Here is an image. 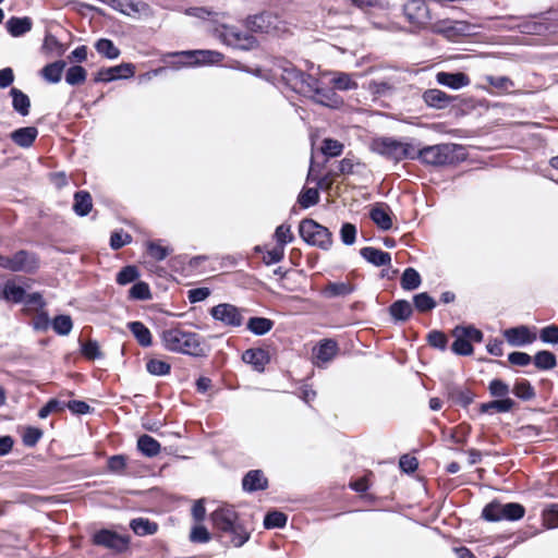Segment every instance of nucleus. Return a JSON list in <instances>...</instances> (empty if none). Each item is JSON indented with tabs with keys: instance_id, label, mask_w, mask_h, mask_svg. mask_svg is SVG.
I'll use <instances>...</instances> for the list:
<instances>
[{
	"instance_id": "nucleus-1",
	"label": "nucleus",
	"mask_w": 558,
	"mask_h": 558,
	"mask_svg": "<svg viewBox=\"0 0 558 558\" xmlns=\"http://www.w3.org/2000/svg\"><path fill=\"white\" fill-rule=\"evenodd\" d=\"M274 71L287 87L300 95H312L316 88L317 78L299 70L290 61L279 60Z\"/></svg>"
},
{
	"instance_id": "nucleus-2",
	"label": "nucleus",
	"mask_w": 558,
	"mask_h": 558,
	"mask_svg": "<svg viewBox=\"0 0 558 558\" xmlns=\"http://www.w3.org/2000/svg\"><path fill=\"white\" fill-rule=\"evenodd\" d=\"M162 342L167 350L190 354L194 356L204 355V347L201 337L195 332L185 331L180 328H171L162 332Z\"/></svg>"
},
{
	"instance_id": "nucleus-3",
	"label": "nucleus",
	"mask_w": 558,
	"mask_h": 558,
	"mask_svg": "<svg viewBox=\"0 0 558 558\" xmlns=\"http://www.w3.org/2000/svg\"><path fill=\"white\" fill-rule=\"evenodd\" d=\"M211 519L217 529L232 534L230 542L233 546L240 547L247 541L248 535L236 524L238 514L233 508L217 509L211 513Z\"/></svg>"
},
{
	"instance_id": "nucleus-4",
	"label": "nucleus",
	"mask_w": 558,
	"mask_h": 558,
	"mask_svg": "<svg viewBox=\"0 0 558 558\" xmlns=\"http://www.w3.org/2000/svg\"><path fill=\"white\" fill-rule=\"evenodd\" d=\"M524 514L525 509L522 505L518 502L501 504L497 500L487 504L482 511V518L488 522L517 521Z\"/></svg>"
},
{
	"instance_id": "nucleus-5",
	"label": "nucleus",
	"mask_w": 558,
	"mask_h": 558,
	"mask_svg": "<svg viewBox=\"0 0 558 558\" xmlns=\"http://www.w3.org/2000/svg\"><path fill=\"white\" fill-rule=\"evenodd\" d=\"M372 150L386 158L399 161L405 158H413L414 147L411 144L395 140L392 137H378L372 142Z\"/></svg>"
},
{
	"instance_id": "nucleus-6",
	"label": "nucleus",
	"mask_w": 558,
	"mask_h": 558,
	"mask_svg": "<svg viewBox=\"0 0 558 558\" xmlns=\"http://www.w3.org/2000/svg\"><path fill=\"white\" fill-rule=\"evenodd\" d=\"M299 232L306 243L323 250H328L332 244L331 232L312 219L302 220Z\"/></svg>"
},
{
	"instance_id": "nucleus-7",
	"label": "nucleus",
	"mask_w": 558,
	"mask_h": 558,
	"mask_svg": "<svg viewBox=\"0 0 558 558\" xmlns=\"http://www.w3.org/2000/svg\"><path fill=\"white\" fill-rule=\"evenodd\" d=\"M214 34L223 44L235 49L251 50L257 45V40L253 35L242 32L234 26L220 25L215 28Z\"/></svg>"
},
{
	"instance_id": "nucleus-8",
	"label": "nucleus",
	"mask_w": 558,
	"mask_h": 558,
	"mask_svg": "<svg viewBox=\"0 0 558 558\" xmlns=\"http://www.w3.org/2000/svg\"><path fill=\"white\" fill-rule=\"evenodd\" d=\"M421 28L430 29L433 33L441 34L449 40H457L460 36L469 35V25L465 22L442 20L436 23L421 21Z\"/></svg>"
},
{
	"instance_id": "nucleus-9",
	"label": "nucleus",
	"mask_w": 558,
	"mask_h": 558,
	"mask_svg": "<svg viewBox=\"0 0 558 558\" xmlns=\"http://www.w3.org/2000/svg\"><path fill=\"white\" fill-rule=\"evenodd\" d=\"M93 542L116 553H123L129 548L130 537L102 529L94 534Z\"/></svg>"
},
{
	"instance_id": "nucleus-10",
	"label": "nucleus",
	"mask_w": 558,
	"mask_h": 558,
	"mask_svg": "<svg viewBox=\"0 0 558 558\" xmlns=\"http://www.w3.org/2000/svg\"><path fill=\"white\" fill-rule=\"evenodd\" d=\"M452 146L438 144L421 148V161L432 166H442L452 159Z\"/></svg>"
},
{
	"instance_id": "nucleus-11",
	"label": "nucleus",
	"mask_w": 558,
	"mask_h": 558,
	"mask_svg": "<svg viewBox=\"0 0 558 558\" xmlns=\"http://www.w3.org/2000/svg\"><path fill=\"white\" fill-rule=\"evenodd\" d=\"M214 319L225 326L240 327L243 324V315L240 308L230 303H221L210 310Z\"/></svg>"
},
{
	"instance_id": "nucleus-12",
	"label": "nucleus",
	"mask_w": 558,
	"mask_h": 558,
	"mask_svg": "<svg viewBox=\"0 0 558 558\" xmlns=\"http://www.w3.org/2000/svg\"><path fill=\"white\" fill-rule=\"evenodd\" d=\"M135 66L132 63H121L119 65L102 68L96 76L95 82H111L119 78H129L134 75Z\"/></svg>"
},
{
	"instance_id": "nucleus-13",
	"label": "nucleus",
	"mask_w": 558,
	"mask_h": 558,
	"mask_svg": "<svg viewBox=\"0 0 558 558\" xmlns=\"http://www.w3.org/2000/svg\"><path fill=\"white\" fill-rule=\"evenodd\" d=\"M333 169L328 170L327 172H323V166L311 160V166L307 174V180L311 182H316V187L318 189H329L333 183L335 178L337 177Z\"/></svg>"
},
{
	"instance_id": "nucleus-14",
	"label": "nucleus",
	"mask_w": 558,
	"mask_h": 558,
	"mask_svg": "<svg viewBox=\"0 0 558 558\" xmlns=\"http://www.w3.org/2000/svg\"><path fill=\"white\" fill-rule=\"evenodd\" d=\"M108 3L121 13L134 16L136 14L147 13L149 5L141 0H107Z\"/></svg>"
},
{
	"instance_id": "nucleus-15",
	"label": "nucleus",
	"mask_w": 558,
	"mask_h": 558,
	"mask_svg": "<svg viewBox=\"0 0 558 558\" xmlns=\"http://www.w3.org/2000/svg\"><path fill=\"white\" fill-rule=\"evenodd\" d=\"M436 82L451 89H460L470 85V77L463 72H438Z\"/></svg>"
},
{
	"instance_id": "nucleus-16",
	"label": "nucleus",
	"mask_w": 558,
	"mask_h": 558,
	"mask_svg": "<svg viewBox=\"0 0 558 558\" xmlns=\"http://www.w3.org/2000/svg\"><path fill=\"white\" fill-rule=\"evenodd\" d=\"M423 99L430 108L446 109L457 99V97L450 96L440 89L433 88L424 92Z\"/></svg>"
},
{
	"instance_id": "nucleus-17",
	"label": "nucleus",
	"mask_w": 558,
	"mask_h": 558,
	"mask_svg": "<svg viewBox=\"0 0 558 558\" xmlns=\"http://www.w3.org/2000/svg\"><path fill=\"white\" fill-rule=\"evenodd\" d=\"M13 271L33 272L38 268V258L27 251H19L12 256Z\"/></svg>"
},
{
	"instance_id": "nucleus-18",
	"label": "nucleus",
	"mask_w": 558,
	"mask_h": 558,
	"mask_svg": "<svg viewBox=\"0 0 558 558\" xmlns=\"http://www.w3.org/2000/svg\"><path fill=\"white\" fill-rule=\"evenodd\" d=\"M338 352V344L335 340H323L317 348L314 349L315 364L322 366L330 362Z\"/></svg>"
},
{
	"instance_id": "nucleus-19",
	"label": "nucleus",
	"mask_w": 558,
	"mask_h": 558,
	"mask_svg": "<svg viewBox=\"0 0 558 558\" xmlns=\"http://www.w3.org/2000/svg\"><path fill=\"white\" fill-rule=\"evenodd\" d=\"M504 337L511 345L514 347H521L535 340V336L532 335L525 326L506 329L504 331Z\"/></svg>"
},
{
	"instance_id": "nucleus-20",
	"label": "nucleus",
	"mask_w": 558,
	"mask_h": 558,
	"mask_svg": "<svg viewBox=\"0 0 558 558\" xmlns=\"http://www.w3.org/2000/svg\"><path fill=\"white\" fill-rule=\"evenodd\" d=\"M38 136V130L35 126L20 128L10 134L12 142L22 147H31Z\"/></svg>"
},
{
	"instance_id": "nucleus-21",
	"label": "nucleus",
	"mask_w": 558,
	"mask_h": 558,
	"mask_svg": "<svg viewBox=\"0 0 558 558\" xmlns=\"http://www.w3.org/2000/svg\"><path fill=\"white\" fill-rule=\"evenodd\" d=\"M242 360L245 363L253 365L256 371L262 372L266 364L269 363L270 357L269 353L264 349H248L244 351Z\"/></svg>"
},
{
	"instance_id": "nucleus-22",
	"label": "nucleus",
	"mask_w": 558,
	"mask_h": 558,
	"mask_svg": "<svg viewBox=\"0 0 558 558\" xmlns=\"http://www.w3.org/2000/svg\"><path fill=\"white\" fill-rule=\"evenodd\" d=\"M360 254L365 260L377 267L388 265L391 262L389 253L372 246L361 248Z\"/></svg>"
},
{
	"instance_id": "nucleus-23",
	"label": "nucleus",
	"mask_w": 558,
	"mask_h": 558,
	"mask_svg": "<svg viewBox=\"0 0 558 558\" xmlns=\"http://www.w3.org/2000/svg\"><path fill=\"white\" fill-rule=\"evenodd\" d=\"M317 83H319L317 81ZM310 97H313L314 100L317 104H320L326 107H337L340 104L339 96L337 93L331 88H319L318 84H316L315 90H313L312 95H308Z\"/></svg>"
},
{
	"instance_id": "nucleus-24",
	"label": "nucleus",
	"mask_w": 558,
	"mask_h": 558,
	"mask_svg": "<svg viewBox=\"0 0 558 558\" xmlns=\"http://www.w3.org/2000/svg\"><path fill=\"white\" fill-rule=\"evenodd\" d=\"M267 484V478L259 470L250 471L242 481L243 488L247 492L265 489Z\"/></svg>"
},
{
	"instance_id": "nucleus-25",
	"label": "nucleus",
	"mask_w": 558,
	"mask_h": 558,
	"mask_svg": "<svg viewBox=\"0 0 558 558\" xmlns=\"http://www.w3.org/2000/svg\"><path fill=\"white\" fill-rule=\"evenodd\" d=\"M33 22L29 17L12 16L7 21V31L13 37H20L32 29Z\"/></svg>"
},
{
	"instance_id": "nucleus-26",
	"label": "nucleus",
	"mask_w": 558,
	"mask_h": 558,
	"mask_svg": "<svg viewBox=\"0 0 558 558\" xmlns=\"http://www.w3.org/2000/svg\"><path fill=\"white\" fill-rule=\"evenodd\" d=\"M65 65H66V63L63 60L54 61L52 63L45 65L41 69L40 74H41L43 78L45 81H47L48 83H52V84L59 83L61 81L62 73H63Z\"/></svg>"
},
{
	"instance_id": "nucleus-27",
	"label": "nucleus",
	"mask_w": 558,
	"mask_h": 558,
	"mask_svg": "<svg viewBox=\"0 0 558 558\" xmlns=\"http://www.w3.org/2000/svg\"><path fill=\"white\" fill-rule=\"evenodd\" d=\"M514 405L515 402L511 398H498L497 400L482 403L480 405V412L488 413L490 411H495L498 413H507L510 412L514 408Z\"/></svg>"
},
{
	"instance_id": "nucleus-28",
	"label": "nucleus",
	"mask_w": 558,
	"mask_h": 558,
	"mask_svg": "<svg viewBox=\"0 0 558 558\" xmlns=\"http://www.w3.org/2000/svg\"><path fill=\"white\" fill-rule=\"evenodd\" d=\"M10 95L12 96L13 109L23 117L27 116L31 109L29 97L15 87L11 88Z\"/></svg>"
},
{
	"instance_id": "nucleus-29",
	"label": "nucleus",
	"mask_w": 558,
	"mask_h": 558,
	"mask_svg": "<svg viewBox=\"0 0 558 558\" xmlns=\"http://www.w3.org/2000/svg\"><path fill=\"white\" fill-rule=\"evenodd\" d=\"M130 331L142 347H150L153 343L149 329L141 322H131L128 324Z\"/></svg>"
},
{
	"instance_id": "nucleus-30",
	"label": "nucleus",
	"mask_w": 558,
	"mask_h": 558,
	"mask_svg": "<svg viewBox=\"0 0 558 558\" xmlns=\"http://www.w3.org/2000/svg\"><path fill=\"white\" fill-rule=\"evenodd\" d=\"M138 450L146 457H156L160 452V444L149 435H142L137 439Z\"/></svg>"
},
{
	"instance_id": "nucleus-31",
	"label": "nucleus",
	"mask_w": 558,
	"mask_h": 558,
	"mask_svg": "<svg viewBox=\"0 0 558 558\" xmlns=\"http://www.w3.org/2000/svg\"><path fill=\"white\" fill-rule=\"evenodd\" d=\"M130 527L138 536L153 535L158 531V524L145 518L133 519Z\"/></svg>"
},
{
	"instance_id": "nucleus-32",
	"label": "nucleus",
	"mask_w": 558,
	"mask_h": 558,
	"mask_svg": "<svg viewBox=\"0 0 558 558\" xmlns=\"http://www.w3.org/2000/svg\"><path fill=\"white\" fill-rule=\"evenodd\" d=\"M274 322L266 317H251L247 322V329L257 336H263L271 330Z\"/></svg>"
},
{
	"instance_id": "nucleus-33",
	"label": "nucleus",
	"mask_w": 558,
	"mask_h": 558,
	"mask_svg": "<svg viewBox=\"0 0 558 558\" xmlns=\"http://www.w3.org/2000/svg\"><path fill=\"white\" fill-rule=\"evenodd\" d=\"M389 313L395 320H407L412 314V306L405 300H398L389 307Z\"/></svg>"
},
{
	"instance_id": "nucleus-34",
	"label": "nucleus",
	"mask_w": 558,
	"mask_h": 558,
	"mask_svg": "<svg viewBox=\"0 0 558 558\" xmlns=\"http://www.w3.org/2000/svg\"><path fill=\"white\" fill-rule=\"evenodd\" d=\"M483 80L498 93H508L514 87V82L509 76L485 75Z\"/></svg>"
},
{
	"instance_id": "nucleus-35",
	"label": "nucleus",
	"mask_w": 558,
	"mask_h": 558,
	"mask_svg": "<svg viewBox=\"0 0 558 558\" xmlns=\"http://www.w3.org/2000/svg\"><path fill=\"white\" fill-rule=\"evenodd\" d=\"M95 49L97 52L108 59H117L120 56V50L112 40L107 38L98 39L95 43Z\"/></svg>"
},
{
	"instance_id": "nucleus-36",
	"label": "nucleus",
	"mask_w": 558,
	"mask_h": 558,
	"mask_svg": "<svg viewBox=\"0 0 558 558\" xmlns=\"http://www.w3.org/2000/svg\"><path fill=\"white\" fill-rule=\"evenodd\" d=\"M352 291L353 287L349 282H329L324 288V294L327 298L345 296Z\"/></svg>"
},
{
	"instance_id": "nucleus-37",
	"label": "nucleus",
	"mask_w": 558,
	"mask_h": 558,
	"mask_svg": "<svg viewBox=\"0 0 558 558\" xmlns=\"http://www.w3.org/2000/svg\"><path fill=\"white\" fill-rule=\"evenodd\" d=\"M534 364L538 369H553L557 366V359L554 353L543 350L535 354Z\"/></svg>"
},
{
	"instance_id": "nucleus-38",
	"label": "nucleus",
	"mask_w": 558,
	"mask_h": 558,
	"mask_svg": "<svg viewBox=\"0 0 558 558\" xmlns=\"http://www.w3.org/2000/svg\"><path fill=\"white\" fill-rule=\"evenodd\" d=\"M190 57H195L194 63H215L222 59V54L214 50H195L186 52Z\"/></svg>"
},
{
	"instance_id": "nucleus-39",
	"label": "nucleus",
	"mask_w": 558,
	"mask_h": 558,
	"mask_svg": "<svg viewBox=\"0 0 558 558\" xmlns=\"http://www.w3.org/2000/svg\"><path fill=\"white\" fill-rule=\"evenodd\" d=\"M2 295L7 301L20 303L25 299V290L22 287L16 286L13 281H8L4 284Z\"/></svg>"
},
{
	"instance_id": "nucleus-40",
	"label": "nucleus",
	"mask_w": 558,
	"mask_h": 558,
	"mask_svg": "<svg viewBox=\"0 0 558 558\" xmlns=\"http://www.w3.org/2000/svg\"><path fill=\"white\" fill-rule=\"evenodd\" d=\"M343 144L333 138H325L322 143L320 151L326 158L338 157L343 151Z\"/></svg>"
},
{
	"instance_id": "nucleus-41",
	"label": "nucleus",
	"mask_w": 558,
	"mask_h": 558,
	"mask_svg": "<svg viewBox=\"0 0 558 558\" xmlns=\"http://www.w3.org/2000/svg\"><path fill=\"white\" fill-rule=\"evenodd\" d=\"M146 250L148 255L157 262L163 260L172 252L168 246L161 245L159 241H148Z\"/></svg>"
},
{
	"instance_id": "nucleus-42",
	"label": "nucleus",
	"mask_w": 558,
	"mask_h": 558,
	"mask_svg": "<svg viewBox=\"0 0 558 558\" xmlns=\"http://www.w3.org/2000/svg\"><path fill=\"white\" fill-rule=\"evenodd\" d=\"M452 336L454 337V341L451 345V350L454 354L463 356L473 354V345L469 342L468 339H464L460 335L454 333V330H452Z\"/></svg>"
},
{
	"instance_id": "nucleus-43",
	"label": "nucleus",
	"mask_w": 558,
	"mask_h": 558,
	"mask_svg": "<svg viewBox=\"0 0 558 558\" xmlns=\"http://www.w3.org/2000/svg\"><path fill=\"white\" fill-rule=\"evenodd\" d=\"M86 76L87 72L83 66L73 65L65 73V82L72 86L80 85L86 81Z\"/></svg>"
},
{
	"instance_id": "nucleus-44",
	"label": "nucleus",
	"mask_w": 558,
	"mask_h": 558,
	"mask_svg": "<svg viewBox=\"0 0 558 558\" xmlns=\"http://www.w3.org/2000/svg\"><path fill=\"white\" fill-rule=\"evenodd\" d=\"M453 330L454 333H458L462 338L468 339L470 343H480L483 341V332L474 326H457Z\"/></svg>"
},
{
	"instance_id": "nucleus-45",
	"label": "nucleus",
	"mask_w": 558,
	"mask_h": 558,
	"mask_svg": "<svg viewBox=\"0 0 558 558\" xmlns=\"http://www.w3.org/2000/svg\"><path fill=\"white\" fill-rule=\"evenodd\" d=\"M146 369L149 374L155 376H165L170 373L171 366L169 363L162 360L150 359L146 363Z\"/></svg>"
},
{
	"instance_id": "nucleus-46",
	"label": "nucleus",
	"mask_w": 558,
	"mask_h": 558,
	"mask_svg": "<svg viewBox=\"0 0 558 558\" xmlns=\"http://www.w3.org/2000/svg\"><path fill=\"white\" fill-rule=\"evenodd\" d=\"M53 330L61 336H66L73 328L72 319L69 315H59L52 322Z\"/></svg>"
},
{
	"instance_id": "nucleus-47",
	"label": "nucleus",
	"mask_w": 558,
	"mask_h": 558,
	"mask_svg": "<svg viewBox=\"0 0 558 558\" xmlns=\"http://www.w3.org/2000/svg\"><path fill=\"white\" fill-rule=\"evenodd\" d=\"M270 17L271 16L269 14H265V13L255 15L252 19H248V21H247L248 27L251 28V31H254V32L269 33Z\"/></svg>"
},
{
	"instance_id": "nucleus-48",
	"label": "nucleus",
	"mask_w": 558,
	"mask_h": 558,
	"mask_svg": "<svg viewBox=\"0 0 558 558\" xmlns=\"http://www.w3.org/2000/svg\"><path fill=\"white\" fill-rule=\"evenodd\" d=\"M287 515L280 511H271L266 514L264 525L266 529L283 527L287 524Z\"/></svg>"
},
{
	"instance_id": "nucleus-49",
	"label": "nucleus",
	"mask_w": 558,
	"mask_h": 558,
	"mask_svg": "<svg viewBox=\"0 0 558 558\" xmlns=\"http://www.w3.org/2000/svg\"><path fill=\"white\" fill-rule=\"evenodd\" d=\"M319 194L317 187L303 189L299 195V203L302 207L308 208L314 206L318 201Z\"/></svg>"
},
{
	"instance_id": "nucleus-50",
	"label": "nucleus",
	"mask_w": 558,
	"mask_h": 558,
	"mask_svg": "<svg viewBox=\"0 0 558 558\" xmlns=\"http://www.w3.org/2000/svg\"><path fill=\"white\" fill-rule=\"evenodd\" d=\"M488 391L494 398H509V386L501 379L495 378L488 385Z\"/></svg>"
},
{
	"instance_id": "nucleus-51",
	"label": "nucleus",
	"mask_w": 558,
	"mask_h": 558,
	"mask_svg": "<svg viewBox=\"0 0 558 558\" xmlns=\"http://www.w3.org/2000/svg\"><path fill=\"white\" fill-rule=\"evenodd\" d=\"M513 393L522 400H531L535 396V391L527 380L517 381L513 386Z\"/></svg>"
},
{
	"instance_id": "nucleus-52",
	"label": "nucleus",
	"mask_w": 558,
	"mask_h": 558,
	"mask_svg": "<svg viewBox=\"0 0 558 558\" xmlns=\"http://www.w3.org/2000/svg\"><path fill=\"white\" fill-rule=\"evenodd\" d=\"M140 277V272L135 266H125L117 275L119 284H128L135 281Z\"/></svg>"
},
{
	"instance_id": "nucleus-53",
	"label": "nucleus",
	"mask_w": 558,
	"mask_h": 558,
	"mask_svg": "<svg viewBox=\"0 0 558 558\" xmlns=\"http://www.w3.org/2000/svg\"><path fill=\"white\" fill-rule=\"evenodd\" d=\"M401 287L404 290H414L418 287V272L414 268H407L401 277Z\"/></svg>"
},
{
	"instance_id": "nucleus-54",
	"label": "nucleus",
	"mask_w": 558,
	"mask_h": 558,
	"mask_svg": "<svg viewBox=\"0 0 558 558\" xmlns=\"http://www.w3.org/2000/svg\"><path fill=\"white\" fill-rule=\"evenodd\" d=\"M82 354L88 360H96L102 357L99 344L95 340H88L81 344Z\"/></svg>"
},
{
	"instance_id": "nucleus-55",
	"label": "nucleus",
	"mask_w": 558,
	"mask_h": 558,
	"mask_svg": "<svg viewBox=\"0 0 558 558\" xmlns=\"http://www.w3.org/2000/svg\"><path fill=\"white\" fill-rule=\"evenodd\" d=\"M275 238L277 240L276 246H281L282 248H284V245L292 242L293 240V234L291 232L290 226L283 223L277 227Z\"/></svg>"
},
{
	"instance_id": "nucleus-56",
	"label": "nucleus",
	"mask_w": 558,
	"mask_h": 558,
	"mask_svg": "<svg viewBox=\"0 0 558 558\" xmlns=\"http://www.w3.org/2000/svg\"><path fill=\"white\" fill-rule=\"evenodd\" d=\"M403 13L414 28L418 27V2L417 0H409L403 5Z\"/></svg>"
},
{
	"instance_id": "nucleus-57",
	"label": "nucleus",
	"mask_w": 558,
	"mask_h": 558,
	"mask_svg": "<svg viewBox=\"0 0 558 558\" xmlns=\"http://www.w3.org/2000/svg\"><path fill=\"white\" fill-rule=\"evenodd\" d=\"M130 298L135 300H149L151 299V293L149 290V286L146 282L140 281L135 283L129 291Z\"/></svg>"
},
{
	"instance_id": "nucleus-58",
	"label": "nucleus",
	"mask_w": 558,
	"mask_h": 558,
	"mask_svg": "<svg viewBox=\"0 0 558 558\" xmlns=\"http://www.w3.org/2000/svg\"><path fill=\"white\" fill-rule=\"evenodd\" d=\"M72 209H93V199L87 191H78L74 194Z\"/></svg>"
},
{
	"instance_id": "nucleus-59",
	"label": "nucleus",
	"mask_w": 558,
	"mask_h": 558,
	"mask_svg": "<svg viewBox=\"0 0 558 558\" xmlns=\"http://www.w3.org/2000/svg\"><path fill=\"white\" fill-rule=\"evenodd\" d=\"M452 397L457 403L465 408L473 402L475 395L470 389L457 388L453 390Z\"/></svg>"
},
{
	"instance_id": "nucleus-60",
	"label": "nucleus",
	"mask_w": 558,
	"mask_h": 558,
	"mask_svg": "<svg viewBox=\"0 0 558 558\" xmlns=\"http://www.w3.org/2000/svg\"><path fill=\"white\" fill-rule=\"evenodd\" d=\"M371 218L383 230H389L392 227V219L388 211H371Z\"/></svg>"
},
{
	"instance_id": "nucleus-61",
	"label": "nucleus",
	"mask_w": 558,
	"mask_h": 558,
	"mask_svg": "<svg viewBox=\"0 0 558 558\" xmlns=\"http://www.w3.org/2000/svg\"><path fill=\"white\" fill-rule=\"evenodd\" d=\"M340 238L343 244L352 245L356 239V228L354 225L350 222H345L342 225L340 229Z\"/></svg>"
},
{
	"instance_id": "nucleus-62",
	"label": "nucleus",
	"mask_w": 558,
	"mask_h": 558,
	"mask_svg": "<svg viewBox=\"0 0 558 558\" xmlns=\"http://www.w3.org/2000/svg\"><path fill=\"white\" fill-rule=\"evenodd\" d=\"M333 86L340 90H349L355 88L357 85L352 77L347 73H340L333 80Z\"/></svg>"
},
{
	"instance_id": "nucleus-63",
	"label": "nucleus",
	"mask_w": 558,
	"mask_h": 558,
	"mask_svg": "<svg viewBox=\"0 0 558 558\" xmlns=\"http://www.w3.org/2000/svg\"><path fill=\"white\" fill-rule=\"evenodd\" d=\"M539 339L544 343L558 344V326L544 327L539 332Z\"/></svg>"
},
{
	"instance_id": "nucleus-64",
	"label": "nucleus",
	"mask_w": 558,
	"mask_h": 558,
	"mask_svg": "<svg viewBox=\"0 0 558 558\" xmlns=\"http://www.w3.org/2000/svg\"><path fill=\"white\" fill-rule=\"evenodd\" d=\"M544 524L548 529L558 526V505H553L543 512Z\"/></svg>"
}]
</instances>
